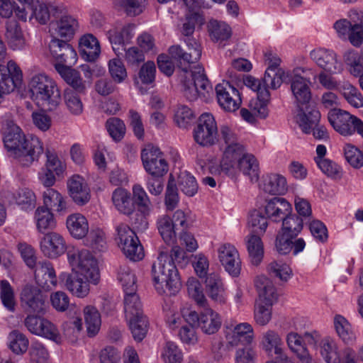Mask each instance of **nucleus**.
Returning a JSON list of instances; mask_svg holds the SVG:
<instances>
[{"label":"nucleus","instance_id":"obj_1","mask_svg":"<svg viewBox=\"0 0 363 363\" xmlns=\"http://www.w3.org/2000/svg\"><path fill=\"white\" fill-rule=\"evenodd\" d=\"M220 135L225 143L222 158L219 166L209 168L211 173H224L228 177H235L242 172L252 182H257L259 167L255 157L247 152L245 147L238 142L236 135L228 126L220 127Z\"/></svg>","mask_w":363,"mask_h":363},{"label":"nucleus","instance_id":"obj_2","mask_svg":"<svg viewBox=\"0 0 363 363\" xmlns=\"http://www.w3.org/2000/svg\"><path fill=\"white\" fill-rule=\"evenodd\" d=\"M183 254L182 248L174 246L170 255L161 252L153 262L150 273L151 281L158 294L175 296L181 290L182 283L174 259H178Z\"/></svg>","mask_w":363,"mask_h":363},{"label":"nucleus","instance_id":"obj_3","mask_svg":"<svg viewBox=\"0 0 363 363\" xmlns=\"http://www.w3.org/2000/svg\"><path fill=\"white\" fill-rule=\"evenodd\" d=\"M4 143L10 155L25 167L38 161L43 152L41 140L36 137L27 138L16 124L9 125L5 130Z\"/></svg>","mask_w":363,"mask_h":363},{"label":"nucleus","instance_id":"obj_4","mask_svg":"<svg viewBox=\"0 0 363 363\" xmlns=\"http://www.w3.org/2000/svg\"><path fill=\"white\" fill-rule=\"evenodd\" d=\"M30 99L39 107L55 109L61 102V93L56 82L45 73H36L28 82Z\"/></svg>","mask_w":363,"mask_h":363},{"label":"nucleus","instance_id":"obj_5","mask_svg":"<svg viewBox=\"0 0 363 363\" xmlns=\"http://www.w3.org/2000/svg\"><path fill=\"white\" fill-rule=\"evenodd\" d=\"M182 91L189 101L198 98L208 100L213 94V86L204 74V69L197 65L189 70H183L180 74Z\"/></svg>","mask_w":363,"mask_h":363},{"label":"nucleus","instance_id":"obj_6","mask_svg":"<svg viewBox=\"0 0 363 363\" xmlns=\"http://www.w3.org/2000/svg\"><path fill=\"white\" fill-rule=\"evenodd\" d=\"M332 28L338 39L359 47L363 43V11L355 8L350 9L347 18L337 19Z\"/></svg>","mask_w":363,"mask_h":363},{"label":"nucleus","instance_id":"obj_7","mask_svg":"<svg viewBox=\"0 0 363 363\" xmlns=\"http://www.w3.org/2000/svg\"><path fill=\"white\" fill-rule=\"evenodd\" d=\"M67 260L76 275L83 276L92 284H97L100 272L97 259L87 250H74L67 252Z\"/></svg>","mask_w":363,"mask_h":363},{"label":"nucleus","instance_id":"obj_8","mask_svg":"<svg viewBox=\"0 0 363 363\" xmlns=\"http://www.w3.org/2000/svg\"><path fill=\"white\" fill-rule=\"evenodd\" d=\"M182 314L187 324L198 327L206 335L216 333L222 325L220 315L212 308H206L198 313L186 304L182 308Z\"/></svg>","mask_w":363,"mask_h":363},{"label":"nucleus","instance_id":"obj_9","mask_svg":"<svg viewBox=\"0 0 363 363\" xmlns=\"http://www.w3.org/2000/svg\"><path fill=\"white\" fill-rule=\"evenodd\" d=\"M45 157L44 164L38 171L37 178L43 186L52 187L57 179H62L66 175L67 164L54 151L47 150Z\"/></svg>","mask_w":363,"mask_h":363},{"label":"nucleus","instance_id":"obj_10","mask_svg":"<svg viewBox=\"0 0 363 363\" xmlns=\"http://www.w3.org/2000/svg\"><path fill=\"white\" fill-rule=\"evenodd\" d=\"M24 325L34 335L48 339L57 345H61L64 342V336L58 327L43 316L29 314L24 319Z\"/></svg>","mask_w":363,"mask_h":363},{"label":"nucleus","instance_id":"obj_11","mask_svg":"<svg viewBox=\"0 0 363 363\" xmlns=\"http://www.w3.org/2000/svg\"><path fill=\"white\" fill-rule=\"evenodd\" d=\"M328 121L333 128L342 136H351L357 133L363 138V121L349 111L338 109L329 111Z\"/></svg>","mask_w":363,"mask_h":363},{"label":"nucleus","instance_id":"obj_12","mask_svg":"<svg viewBox=\"0 0 363 363\" xmlns=\"http://www.w3.org/2000/svg\"><path fill=\"white\" fill-rule=\"evenodd\" d=\"M194 139L203 147H210L218 141V126L215 118L209 113H202L193 131Z\"/></svg>","mask_w":363,"mask_h":363},{"label":"nucleus","instance_id":"obj_13","mask_svg":"<svg viewBox=\"0 0 363 363\" xmlns=\"http://www.w3.org/2000/svg\"><path fill=\"white\" fill-rule=\"evenodd\" d=\"M116 230L118 245L125 257L134 262L141 260L144 250L135 232L125 224H120Z\"/></svg>","mask_w":363,"mask_h":363},{"label":"nucleus","instance_id":"obj_14","mask_svg":"<svg viewBox=\"0 0 363 363\" xmlns=\"http://www.w3.org/2000/svg\"><path fill=\"white\" fill-rule=\"evenodd\" d=\"M320 118V113L315 107L306 106L305 111L300 109L295 117V121L303 133H310L313 130V135L315 138L327 139L328 133L324 126H317L313 128Z\"/></svg>","mask_w":363,"mask_h":363},{"label":"nucleus","instance_id":"obj_15","mask_svg":"<svg viewBox=\"0 0 363 363\" xmlns=\"http://www.w3.org/2000/svg\"><path fill=\"white\" fill-rule=\"evenodd\" d=\"M304 72L305 69L296 67L291 71L289 79L293 98L299 108L298 112L302 110L301 106L307 105L311 99V82L310 79L301 75Z\"/></svg>","mask_w":363,"mask_h":363},{"label":"nucleus","instance_id":"obj_16","mask_svg":"<svg viewBox=\"0 0 363 363\" xmlns=\"http://www.w3.org/2000/svg\"><path fill=\"white\" fill-rule=\"evenodd\" d=\"M141 159L145 171L154 177H163L168 172L167 162L157 147H145L141 152Z\"/></svg>","mask_w":363,"mask_h":363},{"label":"nucleus","instance_id":"obj_17","mask_svg":"<svg viewBox=\"0 0 363 363\" xmlns=\"http://www.w3.org/2000/svg\"><path fill=\"white\" fill-rule=\"evenodd\" d=\"M311 60L323 71L330 74L341 73L343 66L337 53L325 48H316L309 54Z\"/></svg>","mask_w":363,"mask_h":363},{"label":"nucleus","instance_id":"obj_18","mask_svg":"<svg viewBox=\"0 0 363 363\" xmlns=\"http://www.w3.org/2000/svg\"><path fill=\"white\" fill-rule=\"evenodd\" d=\"M224 334L227 344L231 346L251 345L255 337L252 325L247 322L227 325Z\"/></svg>","mask_w":363,"mask_h":363},{"label":"nucleus","instance_id":"obj_19","mask_svg":"<svg viewBox=\"0 0 363 363\" xmlns=\"http://www.w3.org/2000/svg\"><path fill=\"white\" fill-rule=\"evenodd\" d=\"M306 335L318 343L317 349L325 363H341L342 350L339 349L338 344L334 338L327 336L320 339L317 332L307 333Z\"/></svg>","mask_w":363,"mask_h":363},{"label":"nucleus","instance_id":"obj_20","mask_svg":"<svg viewBox=\"0 0 363 363\" xmlns=\"http://www.w3.org/2000/svg\"><path fill=\"white\" fill-rule=\"evenodd\" d=\"M67 193L72 201L83 206L91 199V190L85 179L79 174H73L67 180Z\"/></svg>","mask_w":363,"mask_h":363},{"label":"nucleus","instance_id":"obj_21","mask_svg":"<svg viewBox=\"0 0 363 363\" xmlns=\"http://www.w3.org/2000/svg\"><path fill=\"white\" fill-rule=\"evenodd\" d=\"M216 92L218 102L224 110L233 112L240 108L242 103L240 92L229 82L218 84Z\"/></svg>","mask_w":363,"mask_h":363},{"label":"nucleus","instance_id":"obj_22","mask_svg":"<svg viewBox=\"0 0 363 363\" xmlns=\"http://www.w3.org/2000/svg\"><path fill=\"white\" fill-rule=\"evenodd\" d=\"M218 255L225 271L232 277H238L241 272V260L236 247L230 243L223 244L218 249Z\"/></svg>","mask_w":363,"mask_h":363},{"label":"nucleus","instance_id":"obj_23","mask_svg":"<svg viewBox=\"0 0 363 363\" xmlns=\"http://www.w3.org/2000/svg\"><path fill=\"white\" fill-rule=\"evenodd\" d=\"M42 253L49 258H57L63 255L67 249L66 242L62 235L51 231L45 233L40 240Z\"/></svg>","mask_w":363,"mask_h":363},{"label":"nucleus","instance_id":"obj_24","mask_svg":"<svg viewBox=\"0 0 363 363\" xmlns=\"http://www.w3.org/2000/svg\"><path fill=\"white\" fill-rule=\"evenodd\" d=\"M50 52L56 61L55 64L74 65L77 62V54L74 48L69 43L52 38L49 43Z\"/></svg>","mask_w":363,"mask_h":363},{"label":"nucleus","instance_id":"obj_25","mask_svg":"<svg viewBox=\"0 0 363 363\" xmlns=\"http://www.w3.org/2000/svg\"><path fill=\"white\" fill-rule=\"evenodd\" d=\"M134 29L135 26L133 24L123 25L118 23L108 30L107 37L117 55L122 54L121 50H123V46L128 43L133 37Z\"/></svg>","mask_w":363,"mask_h":363},{"label":"nucleus","instance_id":"obj_26","mask_svg":"<svg viewBox=\"0 0 363 363\" xmlns=\"http://www.w3.org/2000/svg\"><path fill=\"white\" fill-rule=\"evenodd\" d=\"M23 307L30 313H43L45 312V298L40 290L31 286H25L21 294Z\"/></svg>","mask_w":363,"mask_h":363},{"label":"nucleus","instance_id":"obj_27","mask_svg":"<svg viewBox=\"0 0 363 363\" xmlns=\"http://www.w3.org/2000/svg\"><path fill=\"white\" fill-rule=\"evenodd\" d=\"M259 345L269 357L280 355L284 352L282 337L277 330L273 329H267L261 334Z\"/></svg>","mask_w":363,"mask_h":363},{"label":"nucleus","instance_id":"obj_28","mask_svg":"<svg viewBox=\"0 0 363 363\" xmlns=\"http://www.w3.org/2000/svg\"><path fill=\"white\" fill-rule=\"evenodd\" d=\"M291 204L283 197H274L266 202L264 213L269 219L280 222L292 213Z\"/></svg>","mask_w":363,"mask_h":363},{"label":"nucleus","instance_id":"obj_29","mask_svg":"<svg viewBox=\"0 0 363 363\" xmlns=\"http://www.w3.org/2000/svg\"><path fill=\"white\" fill-rule=\"evenodd\" d=\"M6 39L9 48L13 51H25L28 48V40L16 21L6 23Z\"/></svg>","mask_w":363,"mask_h":363},{"label":"nucleus","instance_id":"obj_30","mask_svg":"<svg viewBox=\"0 0 363 363\" xmlns=\"http://www.w3.org/2000/svg\"><path fill=\"white\" fill-rule=\"evenodd\" d=\"M274 247L277 252L281 255H287L292 252L294 256H296L305 249L306 242L302 238H294L278 233Z\"/></svg>","mask_w":363,"mask_h":363},{"label":"nucleus","instance_id":"obj_31","mask_svg":"<svg viewBox=\"0 0 363 363\" xmlns=\"http://www.w3.org/2000/svg\"><path fill=\"white\" fill-rule=\"evenodd\" d=\"M205 289L208 296L215 303L224 304L228 299L225 284L218 274H208L205 280Z\"/></svg>","mask_w":363,"mask_h":363},{"label":"nucleus","instance_id":"obj_32","mask_svg":"<svg viewBox=\"0 0 363 363\" xmlns=\"http://www.w3.org/2000/svg\"><path fill=\"white\" fill-rule=\"evenodd\" d=\"M69 234L74 239L82 240L89 233V223L87 218L81 213H72L65 220Z\"/></svg>","mask_w":363,"mask_h":363},{"label":"nucleus","instance_id":"obj_33","mask_svg":"<svg viewBox=\"0 0 363 363\" xmlns=\"http://www.w3.org/2000/svg\"><path fill=\"white\" fill-rule=\"evenodd\" d=\"M255 286L258 294L256 301L274 304L278 298L277 289L273 281L264 275L257 276Z\"/></svg>","mask_w":363,"mask_h":363},{"label":"nucleus","instance_id":"obj_34","mask_svg":"<svg viewBox=\"0 0 363 363\" xmlns=\"http://www.w3.org/2000/svg\"><path fill=\"white\" fill-rule=\"evenodd\" d=\"M79 51L84 60L94 62L101 54L99 41L92 34H84L79 39Z\"/></svg>","mask_w":363,"mask_h":363},{"label":"nucleus","instance_id":"obj_35","mask_svg":"<svg viewBox=\"0 0 363 363\" xmlns=\"http://www.w3.org/2000/svg\"><path fill=\"white\" fill-rule=\"evenodd\" d=\"M37 284L45 290H51L57 286V277L55 269L50 262L39 263L35 271Z\"/></svg>","mask_w":363,"mask_h":363},{"label":"nucleus","instance_id":"obj_36","mask_svg":"<svg viewBox=\"0 0 363 363\" xmlns=\"http://www.w3.org/2000/svg\"><path fill=\"white\" fill-rule=\"evenodd\" d=\"M262 189L272 195H284L288 191L286 178L278 173L267 174L263 178Z\"/></svg>","mask_w":363,"mask_h":363},{"label":"nucleus","instance_id":"obj_37","mask_svg":"<svg viewBox=\"0 0 363 363\" xmlns=\"http://www.w3.org/2000/svg\"><path fill=\"white\" fill-rule=\"evenodd\" d=\"M47 188L43 194V206L41 207L46 208L52 213H62L65 212L67 202L62 194L55 189Z\"/></svg>","mask_w":363,"mask_h":363},{"label":"nucleus","instance_id":"obj_38","mask_svg":"<svg viewBox=\"0 0 363 363\" xmlns=\"http://www.w3.org/2000/svg\"><path fill=\"white\" fill-rule=\"evenodd\" d=\"M207 30L211 40L221 44L229 40L232 35L230 26L225 21L211 19L207 24Z\"/></svg>","mask_w":363,"mask_h":363},{"label":"nucleus","instance_id":"obj_39","mask_svg":"<svg viewBox=\"0 0 363 363\" xmlns=\"http://www.w3.org/2000/svg\"><path fill=\"white\" fill-rule=\"evenodd\" d=\"M111 200L115 208L123 214L130 215L135 210L131 194L125 189H116L112 193Z\"/></svg>","mask_w":363,"mask_h":363},{"label":"nucleus","instance_id":"obj_40","mask_svg":"<svg viewBox=\"0 0 363 363\" xmlns=\"http://www.w3.org/2000/svg\"><path fill=\"white\" fill-rule=\"evenodd\" d=\"M245 244L250 262L259 265L264 258V249L263 242L258 235L250 234L246 236Z\"/></svg>","mask_w":363,"mask_h":363},{"label":"nucleus","instance_id":"obj_41","mask_svg":"<svg viewBox=\"0 0 363 363\" xmlns=\"http://www.w3.org/2000/svg\"><path fill=\"white\" fill-rule=\"evenodd\" d=\"M34 223L38 232L45 234L48 230H52L57 226L54 213L46 208L38 207L34 213Z\"/></svg>","mask_w":363,"mask_h":363},{"label":"nucleus","instance_id":"obj_42","mask_svg":"<svg viewBox=\"0 0 363 363\" xmlns=\"http://www.w3.org/2000/svg\"><path fill=\"white\" fill-rule=\"evenodd\" d=\"M79 27L77 21L72 16L65 15L52 25L55 34L67 40L71 39Z\"/></svg>","mask_w":363,"mask_h":363},{"label":"nucleus","instance_id":"obj_43","mask_svg":"<svg viewBox=\"0 0 363 363\" xmlns=\"http://www.w3.org/2000/svg\"><path fill=\"white\" fill-rule=\"evenodd\" d=\"M339 92L345 101L352 108H363V94L357 87L349 82H344L339 88Z\"/></svg>","mask_w":363,"mask_h":363},{"label":"nucleus","instance_id":"obj_44","mask_svg":"<svg viewBox=\"0 0 363 363\" xmlns=\"http://www.w3.org/2000/svg\"><path fill=\"white\" fill-rule=\"evenodd\" d=\"M61 276L67 277L66 286L72 295L78 298L87 296L90 291V284H92L88 279H84L83 276L78 275L72 278L65 274H62Z\"/></svg>","mask_w":363,"mask_h":363},{"label":"nucleus","instance_id":"obj_45","mask_svg":"<svg viewBox=\"0 0 363 363\" xmlns=\"http://www.w3.org/2000/svg\"><path fill=\"white\" fill-rule=\"evenodd\" d=\"M158 231L163 240L168 245H173L177 238V230H179L167 215L160 216L157 220Z\"/></svg>","mask_w":363,"mask_h":363},{"label":"nucleus","instance_id":"obj_46","mask_svg":"<svg viewBox=\"0 0 363 363\" xmlns=\"http://www.w3.org/2000/svg\"><path fill=\"white\" fill-rule=\"evenodd\" d=\"M291 71L285 69H267L264 73L263 83L267 89L276 90L279 89L283 82L290 79Z\"/></svg>","mask_w":363,"mask_h":363},{"label":"nucleus","instance_id":"obj_47","mask_svg":"<svg viewBox=\"0 0 363 363\" xmlns=\"http://www.w3.org/2000/svg\"><path fill=\"white\" fill-rule=\"evenodd\" d=\"M123 311L125 318L143 315V303L136 291L124 294Z\"/></svg>","mask_w":363,"mask_h":363},{"label":"nucleus","instance_id":"obj_48","mask_svg":"<svg viewBox=\"0 0 363 363\" xmlns=\"http://www.w3.org/2000/svg\"><path fill=\"white\" fill-rule=\"evenodd\" d=\"M55 67L64 80L74 89L78 91L84 89V82L77 71L71 69L67 65L55 64Z\"/></svg>","mask_w":363,"mask_h":363},{"label":"nucleus","instance_id":"obj_49","mask_svg":"<svg viewBox=\"0 0 363 363\" xmlns=\"http://www.w3.org/2000/svg\"><path fill=\"white\" fill-rule=\"evenodd\" d=\"M155 73L156 67L152 61H147L140 67L138 76L134 79V83L142 94L145 92L143 85H150L154 82Z\"/></svg>","mask_w":363,"mask_h":363},{"label":"nucleus","instance_id":"obj_50","mask_svg":"<svg viewBox=\"0 0 363 363\" xmlns=\"http://www.w3.org/2000/svg\"><path fill=\"white\" fill-rule=\"evenodd\" d=\"M334 327L338 337L346 344H352L356 340V335L349 321L341 315L334 317Z\"/></svg>","mask_w":363,"mask_h":363},{"label":"nucleus","instance_id":"obj_51","mask_svg":"<svg viewBox=\"0 0 363 363\" xmlns=\"http://www.w3.org/2000/svg\"><path fill=\"white\" fill-rule=\"evenodd\" d=\"M83 312L88 335L94 337L99 333L101 328V314L96 308L92 306H86Z\"/></svg>","mask_w":363,"mask_h":363},{"label":"nucleus","instance_id":"obj_52","mask_svg":"<svg viewBox=\"0 0 363 363\" xmlns=\"http://www.w3.org/2000/svg\"><path fill=\"white\" fill-rule=\"evenodd\" d=\"M196 8H182L181 10L182 13H184L186 16V22L183 24L182 26V33L184 35L189 36L191 35L195 29L196 26H202L205 19L203 16L194 10Z\"/></svg>","mask_w":363,"mask_h":363},{"label":"nucleus","instance_id":"obj_53","mask_svg":"<svg viewBox=\"0 0 363 363\" xmlns=\"http://www.w3.org/2000/svg\"><path fill=\"white\" fill-rule=\"evenodd\" d=\"M30 11L29 22L38 23L44 25L50 19V11L48 6L40 0H35L28 6Z\"/></svg>","mask_w":363,"mask_h":363},{"label":"nucleus","instance_id":"obj_54","mask_svg":"<svg viewBox=\"0 0 363 363\" xmlns=\"http://www.w3.org/2000/svg\"><path fill=\"white\" fill-rule=\"evenodd\" d=\"M267 272L270 275L284 282L290 280L294 275L290 265L283 260L271 262L267 266Z\"/></svg>","mask_w":363,"mask_h":363},{"label":"nucleus","instance_id":"obj_55","mask_svg":"<svg viewBox=\"0 0 363 363\" xmlns=\"http://www.w3.org/2000/svg\"><path fill=\"white\" fill-rule=\"evenodd\" d=\"M129 329L136 341H141L146 336L148 328V321L146 316L143 314L138 317H132L125 319Z\"/></svg>","mask_w":363,"mask_h":363},{"label":"nucleus","instance_id":"obj_56","mask_svg":"<svg viewBox=\"0 0 363 363\" xmlns=\"http://www.w3.org/2000/svg\"><path fill=\"white\" fill-rule=\"evenodd\" d=\"M279 233L296 238L303 229V220L298 216L292 214L287 216L282 220Z\"/></svg>","mask_w":363,"mask_h":363},{"label":"nucleus","instance_id":"obj_57","mask_svg":"<svg viewBox=\"0 0 363 363\" xmlns=\"http://www.w3.org/2000/svg\"><path fill=\"white\" fill-rule=\"evenodd\" d=\"M186 290L188 296L198 305L203 306L207 303L204 291L200 281L196 277H191L186 281Z\"/></svg>","mask_w":363,"mask_h":363},{"label":"nucleus","instance_id":"obj_58","mask_svg":"<svg viewBox=\"0 0 363 363\" xmlns=\"http://www.w3.org/2000/svg\"><path fill=\"white\" fill-rule=\"evenodd\" d=\"M343 60L348 72L354 77H359L363 74L362 54L354 50H347L343 55Z\"/></svg>","mask_w":363,"mask_h":363},{"label":"nucleus","instance_id":"obj_59","mask_svg":"<svg viewBox=\"0 0 363 363\" xmlns=\"http://www.w3.org/2000/svg\"><path fill=\"white\" fill-rule=\"evenodd\" d=\"M8 347L16 354L25 353L28 347L27 337L18 330L11 331L8 336Z\"/></svg>","mask_w":363,"mask_h":363},{"label":"nucleus","instance_id":"obj_60","mask_svg":"<svg viewBox=\"0 0 363 363\" xmlns=\"http://www.w3.org/2000/svg\"><path fill=\"white\" fill-rule=\"evenodd\" d=\"M133 202L144 215H149L152 210V205L145 189L140 184H135L132 189Z\"/></svg>","mask_w":363,"mask_h":363},{"label":"nucleus","instance_id":"obj_61","mask_svg":"<svg viewBox=\"0 0 363 363\" xmlns=\"http://www.w3.org/2000/svg\"><path fill=\"white\" fill-rule=\"evenodd\" d=\"M118 279L121 283L124 294L137 291V279L135 273L127 266L120 267Z\"/></svg>","mask_w":363,"mask_h":363},{"label":"nucleus","instance_id":"obj_62","mask_svg":"<svg viewBox=\"0 0 363 363\" xmlns=\"http://www.w3.org/2000/svg\"><path fill=\"white\" fill-rule=\"evenodd\" d=\"M64 102L70 114L79 116L83 113L84 106L82 101L75 91L71 89L65 90Z\"/></svg>","mask_w":363,"mask_h":363},{"label":"nucleus","instance_id":"obj_63","mask_svg":"<svg viewBox=\"0 0 363 363\" xmlns=\"http://www.w3.org/2000/svg\"><path fill=\"white\" fill-rule=\"evenodd\" d=\"M13 199L21 209L25 211L33 208L36 201L34 192L28 188L18 189L13 193Z\"/></svg>","mask_w":363,"mask_h":363},{"label":"nucleus","instance_id":"obj_64","mask_svg":"<svg viewBox=\"0 0 363 363\" xmlns=\"http://www.w3.org/2000/svg\"><path fill=\"white\" fill-rule=\"evenodd\" d=\"M274 304L262 302H255L254 309V320L260 326L267 325L272 318V306Z\"/></svg>","mask_w":363,"mask_h":363}]
</instances>
